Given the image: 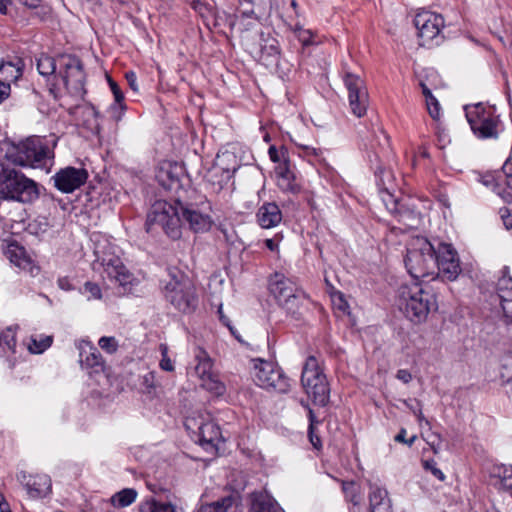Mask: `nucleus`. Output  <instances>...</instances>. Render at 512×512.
<instances>
[{
  "label": "nucleus",
  "instance_id": "obj_51",
  "mask_svg": "<svg viewBox=\"0 0 512 512\" xmlns=\"http://www.w3.org/2000/svg\"><path fill=\"white\" fill-rule=\"evenodd\" d=\"M109 85H110L111 91L114 95L115 104L119 105L120 109H123L124 108V105H123L124 95H123L122 91L120 90L117 83L112 81L111 79H109Z\"/></svg>",
  "mask_w": 512,
  "mask_h": 512
},
{
  "label": "nucleus",
  "instance_id": "obj_30",
  "mask_svg": "<svg viewBox=\"0 0 512 512\" xmlns=\"http://www.w3.org/2000/svg\"><path fill=\"white\" fill-rule=\"evenodd\" d=\"M23 62L18 59L15 62H4L0 65V81L11 84L16 82L23 73Z\"/></svg>",
  "mask_w": 512,
  "mask_h": 512
},
{
  "label": "nucleus",
  "instance_id": "obj_46",
  "mask_svg": "<svg viewBox=\"0 0 512 512\" xmlns=\"http://www.w3.org/2000/svg\"><path fill=\"white\" fill-rule=\"evenodd\" d=\"M423 468L430 472L436 479L444 481L446 476L444 472L437 466L434 460H424L422 462Z\"/></svg>",
  "mask_w": 512,
  "mask_h": 512
},
{
  "label": "nucleus",
  "instance_id": "obj_3",
  "mask_svg": "<svg viewBox=\"0 0 512 512\" xmlns=\"http://www.w3.org/2000/svg\"><path fill=\"white\" fill-rule=\"evenodd\" d=\"M5 157L17 166L47 168L52 165L54 154L45 139L31 136L18 143L7 144Z\"/></svg>",
  "mask_w": 512,
  "mask_h": 512
},
{
  "label": "nucleus",
  "instance_id": "obj_62",
  "mask_svg": "<svg viewBox=\"0 0 512 512\" xmlns=\"http://www.w3.org/2000/svg\"><path fill=\"white\" fill-rule=\"evenodd\" d=\"M395 441L405 443L406 442V430L401 429L400 432L395 436Z\"/></svg>",
  "mask_w": 512,
  "mask_h": 512
},
{
  "label": "nucleus",
  "instance_id": "obj_16",
  "mask_svg": "<svg viewBox=\"0 0 512 512\" xmlns=\"http://www.w3.org/2000/svg\"><path fill=\"white\" fill-rule=\"evenodd\" d=\"M88 172L84 168L67 166L54 176L55 187L63 193H71L80 188L87 180Z\"/></svg>",
  "mask_w": 512,
  "mask_h": 512
},
{
  "label": "nucleus",
  "instance_id": "obj_13",
  "mask_svg": "<svg viewBox=\"0 0 512 512\" xmlns=\"http://www.w3.org/2000/svg\"><path fill=\"white\" fill-rule=\"evenodd\" d=\"M94 254L96 256L94 269H98L96 265L101 266L107 277L119 285L125 286L131 283L133 276L118 256L106 251V247L100 245L95 247Z\"/></svg>",
  "mask_w": 512,
  "mask_h": 512
},
{
  "label": "nucleus",
  "instance_id": "obj_32",
  "mask_svg": "<svg viewBox=\"0 0 512 512\" xmlns=\"http://www.w3.org/2000/svg\"><path fill=\"white\" fill-rule=\"evenodd\" d=\"M275 174L277 178V185L279 186V188L285 191L294 190V175L293 172L290 170L287 162L280 163L275 168Z\"/></svg>",
  "mask_w": 512,
  "mask_h": 512
},
{
  "label": "nucleus",
  "instance_id": "obj_64",
  "mask_svg": "<svg viewBox=\"0 0 512 512\" xmlns=\"http://www.w3.org/2000/svg\"><path fill=\"white\" fill-rule=\"evenodd\" d=\"M193 3H194L195 10H201V7L203 6V2H193Z\"/></svg>",
  "mask_w": 512,
  "mask_h": 512
},
{
  "label": "nucleus",
  "instance_id": "obj_8",
  "mask_svg": "<svg viewBox=\"0 0 512 512\" xmlns=\"http://www.w3.org/2000/svg\"><path fill=\"white\" fill-rule=\"evenodd\" d=\"M38 197L36 183L14 170L8 171L0 182V198L18 202H31Z\"/></svg>",
  "mask_w": 512,
  "mask_h": 512
},
{
  "label": "nucleus",
  "instance_id": "obj_4",
  "mask_svg": "<svg viewBox=\"0 0 512 512\" xmlns=\"http://www.w3.org/2000/svg\"><path fill=\"white\" fill-rule=\"evenodd\" d=\"M397 303L400 310L414 323L424 321L434 306L432 296L416 282L400 286Z\"/></svg>",
  "mask_w": 512,
  "mask_h": 512
},
{
  "label": "nucleus",
  "instance_id": "obj_47",
  "mask_svg": "<svg viewBox=\"0 0 512 512\" xmlns=\"http://www.w3.org/2000/svg\"><path fill=\"white\" fill-rule=\"evenodd\" d=\"M160 352H161V355H162V359L159 363L160 365V368L164 371H168V372H172L174 371V364L172 362V360L169 358L168 356V347L166 344H161L160 347Z\"/></svg>",
  "mask_w": 512,
  "mask_h": 512
},
{
  "label": "nucleus",
  "instance_id": "obj_50",
  "mask_svg": "<svg viewBox=\"0 0 512 512\" xmlns=\"http://www.w3.org/2000/svg\"><path fill=\"white\" fill-rule=\"evenodd\" d=\"M506 185L512 189V160L507 159L501 169Z\"/></svg>",
  "mask_w": 512,
  "mask_h": 512
},
{
  "label": "nucleus",
  "instance_id": "obj_61",
  "mask_svg": "<svg viewBox=\"0 0 512 512\" xmlns=\"http://www.w3.org/2000/svg\"><path fill=\"white\" fill-rule=\"evenodd\" d=\"M58 285L59 287L62 289V290H71L72 289V285L70 283V281L67 279V278H61L58 280Z\"/></svg>",
  "mask_w": 512,
  "mask_h": 512
},
{
  "label": "nucleus",
  "instance_id": "obj_63",
  "mask_svg": "<svg viewBox=\"0 0 512 512\" xmlns=\"http://www.w3.org/2000/svg\"><path fill=\"white\" fill-rule=\"evenodd\" d=\"M415 439H416V436L414 435L410 439H408V440L406 439L405 444H407L408 446H412V444L414 443Z\"/></svg>",
  "mask_w": 512,
  "mask_h": 512
},
{
  "label": "nucleus",
  "instance_id": "obj_55",
  "mask_svg": "<svg viewBox=\"0 0 512 512\" xmlns=\"http://www.w3.org/2000/svg\"><path fill=\"white\" fill-rule=\"evenodd\" d=\"M499 213H500V217L503 221L505 228L511 229L512 228V215H511L509 209L501 208Z\"/></svg>",
  "mask_w": 512,
  "mask_h": 512
},
{
  "label": "nucleus",
  "instance_id": "obj_37",
  "mask_svg": "<svg viewBox=\"0 0 512 512\" xmlns=\"http://www.w3.org/2000/svg\"><path fill=\"white\" fill-rule=\"evenodd\" d=\"M36 64L39 74L44 77L52 76L55 73V60L47 54H40L39 57L36 59Z\"/></svg>",
  "mask_w": 512,
  "mask_h": 512
},
{
  "label": "nucleus",
  "instance_id": "obj_2",
  "mask_svg": "<svg viewBox=\"0 0 512 512\" xmlns=\"http://www.w3.org/2000/svg\"><path fill=\"white\" fill-rule=\"evenodd\" d=\"M448 245L435 244L421 236L410 239L407 244V252L404 259L409 274L415 279H423L429 276L439 277L448 273Z\"/></svg>",
  "mask_w": 512,
  "mask_h": 512
},
{
  "label": "nucleus",
  "instance_id": "obj_48",
  "mask_svg": "<svg viewBox=\"0 0 512 512\" xmlns=\"http://www.w3.org/2000/svg\"><path fill=\"white\" fill-rule=\"evenodd\" d=\"M98 345L102 350L106 351L109 354L116 352L118 348L117 340L114 337H101L98 341Z\"/></svg>",
  "mask_w": 512,
  "mask_h": 512
},
{
  "label": "nucleus",
  "instance_id": "obj_6",
  "mask_svg": "<svg viewBox=\"0 0 512 512\" xmlns=\"http://www.w3.org/2000/svg\"><path fill=\"white\" fill-rule=\"evenodd\" d=\"M302 386L313 402L324 406L330 395V389L325 374L314 356L307 358L301 376Z\"/></svg>",
  "mask_w": 512,
  "mask_h": 512
},
{
  "label": "nucleus",
  "instance_id": "obj_58",
  "mask_svg": "<svg viewBox=\"0 0 512 512\" xmlns=\"http://www.w3.org/2000/svg\"><path fill=\"white\" fill-rule=\"evenodd\" d=\"M158 512H180L176 506L169 502L158 501Z\"/></svg>",
  "mask_w": 512,
  "mask_h": 512
},
{
  "label": "nucleus",
  "instance_id": "obj_28",
  "mask_svg": "<svg viewBox=\"0 0 512 512\" xmlns=\"http://www.w3.org/2000/svg\"><path fill=\"white\" fill-rule=\"evenodd\" d=\"M249 512H281V509L270 495L256 492L251 495Z\"/></svg>",
  "mask_w": 512,
  "mask_h": 512
},
{
  "label": "nucleus",
  "instance_id": "obj_36",
  "mask_svg": "<svg viewBox=\"0 0 512 512\" xmlns=\"http://www.w3.org/2000/svg\"><path fill=\"white\" fill-rule=\"evenodd\" d=\"M497 477L496 485L512 497V466L499 467Z\"/></svg>",
  "mask_w": 512,
  "mask_h": 512
},
{
  "label": "nucleus",
  "instance_id": "obj_24",
  "mask_svg": "<svg viewBox=\"0 0 512 512\" xmlns=\"http://www.w3.org/2000/svg\"><path fill=\"white\" fill-rule=\"evenodd\" d=\"M257 223L264 229L278 226L282 221V212L276 203H264L256 213Z\"/></svg>",
  "mask_w": 512,
  "mask_h": 512
},
{
  "label": "nucleus",
  "instance_id": "obj_60",
  "mask_svg": "<svg viewBox=\"0 0 512 512\" xmlns=\"http://www.w3.org/2000/svg\"><path fill=\"white\" fill-rule=\"evenodd\" d=\"M265 245L266 247L270 250V251H278V247H279V240H276V239H266L265 240Z\"/></svg>",
  "mask_w": 512,
  "mask_h": 512
},
{
  "label": "nucleus",
  "instance_id": "obj_11",
  "mask_svg": "<svg viewBox=\"0 0 512 512\" xmlns=\"http://www.w3.org/2000/svg\"><path fill=\"white\" fill-rule=\"evenodd\" d=\"M413 23L418 31L420 44L423 46H431L439 44L443 39L441 31L445 26L444 18L431 11H417L413 18Z\"/></svg>",
  "mask_w": 512,
  "mask_h": 512
},
{
  "label": "nucleus",
  "instance_id": "obj_41",
  "mask_svg": "<svg viewBox=\"0 0 512 512\" xmlns=\"http://www.w3.org/2000/svg\"><path fill=\"white\" fill-rule=\"evenodd\" d=\"M465 269H467V264L462 267L458 252L450 246V281L457 279Z\"/></svg>",
  "mask_w": 512,
  "mask_h": 512
},
{
  "label": "nucleus",
  "instance_id": "obj_12",
  "mask_svg": "<svg viewBox=\"0 0 512 512\" xmlns=\"http://www.w3.org/2000/svg\"><path fill=\"white\" fill-rule=\"evenodd\" d=\"M185 427L188 431L197 436L202 446H215L221 437L219 427L206 412L197 411L189 415L185 420Z\"/></svg>",
  "mask_w": 512,
  "mask_h": 512
},
{
  "label": "nucleus",
  "instance_id": "obj_34",
  "mask_svg": "<svg viewBox=\"0 0 512 512\" xmlns=\"http://www.w3.org/2000/svg\"><path fill=\"white\" fill-rule=\"evenodd\" d=\"M137 497L136 490L132 488H126L123 489L117 493H115L111 499L110 502L114 507H127L131 505Z\"/></svg>",
  "mask_w": 512,
  "mask_h": 512
},
{
  "label": "nucleus",
  "instance_id": "obj_23",
  "mask_svg": "<svg viewBox=\"0 0 512 512\" xmlns=\"http://www.w3.org/2000/svg\"><path fill=\"white\" fill-rule=\"evenodd\" d=\"M507 273L508 268L505 267L497 282V295L506 319L512 323V277Z\"/></svg>",
  "mask_w": 512,
  "mask_h": 512
},
{
  "label": "nucleus",
  "instance_id": "obj_25",
  "mask_svg": "<svg viewBox=\"0 0 512 512\" xmlns=\"http://www.w3.org/2000/svg\"><path fill=\"white\" fill-rule=\"evenodd\" d=\"M16 354V332L12 327H8L0 333V356L14 365L17 360Z\"/></svg>",
  "mask_w": 512,
  "mask_h": 512
},
{
  "label": "nucleus",
  "instance_id": "obj_44",
  "mask_svg": "<svg viewBox=\"0 0 512 512\" xmlns=\"http://www.w3.org/2000/svg\"><path fill=\"white\" fill-rule=\"evenodd\" d=\"M81 293L87 295L88 300H99L102 298L99 285L92 282H86L81 290Z\"/></svg>",
  "mask_w": 512,
  "mask_h": 512
},
{
  "label": "nucleus",
  "instance_id": "obj_42",
  "mask_svg": "<svg viewBox=\"0 0 512 512\" xmlns=\"http://www.w3.org/2000/svg\"><path fill=\"white\" fill-rule=\"evenodd\" d=\"M331 301L332 305L335 311L342 315H348L349 312V304L347 300L345 299V296L343 293L336 291L333 292L331 295Z\"/></svg>",
  "mask_w": 512,
  "mask_h": 512
},
{
  "label": "nucleus",
  "instance_id": "obj_18",
  "mask_svg": "<svg viewBox=\"0 0 512 512\" xmlns=\"http://www.w3.org/2000/svg\"><path fill=\"white\" fill-rule=\"evenodd\" d=\"M77 348L79 350V363L83 369L87 370L89 374H99L104 371L101 354L91 342L80 340L77 342Z\"/></svg>",
  "mask_w": 512,
  "mask_h": 512
},
{
  "label": "nucleus",
  "instance_id": "obj_57",
  "mask_svg": "<svg viewBox=\"0 0 512 512\" xmlns=\"http://www.w3.org/2000/svg\"><path fill=\"white\" fill-rule=\"evenodd\" d=\"M11 93V88L7 82L0 81V103L6 100Z\"/></svg>",
  "mask_w": 512,
  "mask_h": 512
},
{
  "label": "nucleus",
  "instance_id": "obj_5",
  "mask_svg": "<svg viewBox=\"0 0 512 512\" xmlns=\"http://www.w3.org/2000/svg\"><path fill=\"white\" fill-rule=\"evenodd\" d=\"M163 293L165 299L180 312L189 313L197 306L193 283L178 271L169 273V279L163 285Z\"/></svg>",
  "mask_w": 512,
  "mask_h": 512
},
{
  "label": "nucleus",
  "instance_id": "obj_39",
  "mask_svg": "<svg viewBox=\"0 0 512 512\" xmlns=\"http://www.w3.org/2000/svg\"><path fill=\"white\" fill-rule=\"evenodd\" d=\"M342 489L345 494L347 500L352 502L354 505H359L362 500L361 489L360 486L357 485L354 481L342 482Z\"/></svg>",
  "mask_w": 512,
  "mask_h": 512
},
{
  "label": "nucleus",
  "instance_id": "obj_9",
  "mask_svg": "<svg viewBox=\"0 0 512 512\" xmlns=\"http://www.w3.org/2000/svg\"><path fill=\"white\" fill-rule=\"evenodd\" d=\"M269 289L278 305L287 314L295 316L300 308L304 293L294 282L282 274L276 273L271 279Z\"/></svg>",
  "mask_w": 512,
  "mask_h": 512
},
{
  "label": "nucleus",
  "instance_id": "obj_35",
  "mask_svg": "<svg viewBox=\"0 0 512 512\" xmlns=\"http://www.w3.org/2000/svg\"><path fill=\"white\" fill-rule=\"evenodd\" d=\"M198 512H235L234 501L231 497H225L219 501L202 505Z\"/></svg>",
  "mask_w": 512,
  "mask_h": 512
},
{
  "label": "nucleus",
  "instance_id": "obj_38",
  "mask_svg": "<svg viewBox=\"0 0 512 512\" xmlns=\"http://www.w3.org/2000/svg\"><path fill=\"white\" fill-rule=\"evenodd\" d=\"M201 386L216 396H222L226 392V387L224 383L220 381L217 374H213L203 380Z\"/></svg>",
  "mask_w": 512,
  "mask_h": 512
},
{
  "label": "nucleus",
  "instance_id": "obj_27",
  "mask_svg": "<svg viewBox=\"0 0 512 512\" xmlns=\"http://www.w3.org/2000/svg\"><path fill=\"white\" fill-rule=\"evenodd\" d=\"M369 505L370 512H391L387 491L378 485L370 484Z\"/></svg>",
  "mask_w": 512,
  "mask_h": 512
},
{
  "label": "nucleus",
  "instance_id": "obj_14",
  "mask_svg": "<svg viewBox=\"0 0 512 512\" xmlns=\"http://www.w3.org/2000/svg\"><path fill=\"white\" fill-rule=\"evenodd\" d=\"M60 74L62 75L67 90L76 97H82L85 82V73L81 61L72 55L60 57Z\"/></svg>",
  "mask_w": 512,
  "mask_h": 512
},
{
  "label": "nucleus",
  "instance_id": "obj_7",
  "mask_svg": "<svg viewBox=\"0 0 512 512\" xmlns=\"http://www.w3.org/2000/svg\"><path fill=\"white\" fill-rule=\"evenodd\" d=\"M465 112L467 121L478 138L498 137L499 118L493 107L477 103L465 106Z\"/></svg>",
  "mask_w": 512,
  "mask_h": 512
},
{
  "label": "nucleus",
  "instance_id": "obj_59",
  "mask_svg": "<svg viewBox=\"0 0 512 512\" xmlns=\"http://www.w3.org/2000/svg\"><path fill=\"white\" fill-rule=\"evenodd\" d=\"M396 378L403 383H409L412 379V375L408 370L400 369L397 371Z\"/></svg>",
  "mask_w": 512,
  "mask_h": 512
},
{
  "label": "nucleus",
  "instance_id": "obj_15",
  "mask_svg": "<svg viewBox=\"0 0 512 512\" xmlns=\"http://www.w3.org/2000/svg\"><path fill=\"white\" fill-rule=\"evenodd\" d=\"M344 82L351 112L357 117L364 116L368 107V91L364 81L358 75L347 73Z\"/></svg>",
  "mask_w": 512,
  "mask_h": 512
},
{
  "label": "nucleus",
  "instance_id": "obj_49",
  "mask_svg": "<svg viewBox=\"0 0 512 512\" xmlns=\"http://www.w3.org/2000/svg\"><path fill=\"white\" fill-rule=\"evenodd\" d=\"M268 154L270 159L273 162L278 163V165L280 163L286 162V151L283 148L278 150L275 146H270Z\"/></svg>",
  "mask_w": 512,
  "mask_h": 512
},
{
  "label": "nucleus",
  "instance_id": "obj_40",
  "mask_svg": "<svg viewBox=\"0 0 512 512\" xmlns=\"http://www.w3.org/2000/svg\"><path fill=\"white\" fill-rule=\"evenodd\" d=\"M142 389L143 392L150 398H154L158 395V383L156 380L155 372H148L142 377Z\"/></svg>",
  "mask_w": 512,
  "mask_h": 512
},
{
  "label": "nucleus",
  "instance_id": "obj_22",
  "mask_svg": "<svg viewBox=\"0 0 512 512\" xmlns=\"http://www.w3.org/2000/svg\"><path fill=\"white\" fill-rule=\"evenodd\" d=\"M250 53L253 55L254 58H256L264 65H273L277 61L279 56L278 41L274 37H265L263 34H261L259 48H252L250 50Z\"/></svg>",
  "mask_w": 512,
  "mask_h": 512
},
{
  "label": "nucleus",
  "instance_id": "obj_21",
  "mask_svg": "<svg viewBox=\"0 0 512 512\" xmlns=\"http://www.w3.org/2000/svg\"><path fill=\"white\" fill-rule=\"evenodd\" d=\"M5 255L13 265L26 271L30 275L36 276L39 273V267L27 254L24 247L16 243L9 244L6 248Z\"/></svg>",
  "mask_w": 512,
  "mask_h": 512
},
{
  "label": "nucleus",
  "instance_id": "obj_33",
  "mask_svg": "<svg viewBox=\"0 0 512 512\" xmlns=\"http://www.w3.org/2000/svg\"><path fill=\"white\" fill-rule=\"evenodd\" d=\"M53 343L52 335L34 334L27 342V349L32 354H41L46 351Z\"/></svg>",
  "mask_w": 512,
  "mask_h": 512
},
{
  "label": "nucleus",
  "instance_id": "obj_45",
  "mask_svg": "<svg viewBox=\"0 0 512 512\" xmlns=\"http://www.w3.org/2000/svg\"><path fill=\"white\" fill-rule=\"evenodd\" d=\"M293 31L303 45H310L313 43V32L311 30L304 29L299 24H296Z\"/></svg>",
  "mask_w": 512,
  "mask_h": 512
},
{
  "label": "nucleus",
  "instance_id": "obj_53",
  "mask_svg": "<svg viewBox=\"0 0 512 512\" xmlns=\"http://www.w3.org/2000/svg\"><path fill=\"white\" fill-rule=\"evenodd\" d=\"M139 512H158V501L148 499L140 503Z\"/></svg>",
  "mask_w": 512,
  "mask_h": 512
},
{
  "label": "nucleus",
  "instance_id": "obj_17",
  "mask_svg": "<svg viewBox=\"0 0 512 512\" xmlns=\"http://www.w3.org/2000/svg\"><path fill=\"white\" fill-rule=\"evenodd\" d=\"M422 93L425 97L426 109L429 116L435 122V129L437 130L438 146L440 149H445L447 145L446 135L444 129L440 128L441 119L443 116V109L438 99L432 94L430 88L423 81H420Z\"/></svg>",
  "mask_w": 512,
  "mask_h": 512
},
{
  "label": "nucleus",
  "instance_id": "obj_19",
  "mask_svg": "<svg viewBox=\"0 0 512 512\" xmlns=\"http://www.w3.org/2000/svg\"><path fill=\"white\" fill-rule=\"evenodd\" d=\"M18 481L24 485L28 495L31 498H43L51 491V479L48 475H27L25 472H20L17 475Z\"/></svg>",
  "mask_w": 512,
  "mask_h": 512
},
{
  "label": "nucleus",
  "instance_id": "obj_26",
  "mask_svg": "<svg viewBox=\"0 0 512 512\" xmlns=\"http://www.w3.org/2000/svg\"><path fill=\"white\" fill-rule=\"evenodd\" d=\"M393 207H388L392 213L398 216V222L403 225L405 229H415L421 224V216L414 210L403 209V206L395 200Z\"/></svg>",
  "mask_w": 512,
  "mask_h": 512
},
{
  "label": "nucleus",
  "instance_id": "obj_56",
  "mask_svg": "<svg viewBox=\"0 0 512 512\" xmlns=\"http://www.w3.org/2000/svg\"><path fill=\"white\" fill-rule=\"evenodd\" d=\"M126 80L133 91H138L137 77L133 71H128L125 74Z\"/></svg>",
  "mask_w": 512,
  "mask_h": 512
},
{
  "label": "nucleus",
  "instance_id": "obj_29",
  "mask_svg": "<svg viewBox=\"0 0 512 512\" xmlns=\"http://www.w3.org/2000/svg\"><path fill=\"white\" fill-rule=\"evenodd\" d=\"M376 176L379 180V186L383 191V201L388 206L389 202L394 203L397 198L394 196V174L390 170L379 168L376 171Z\"/></svg>",
  "mask_w": 512,
  "mask_h": 512
},
{
  "label": "nucleus",
  "instance_id": "obj_43",
  "mask_svg": "<svg viewBox=\"0 0 512 512\" xmlns=\"http://www.w3.org/2000/svg\"><path fill=\"white\" fill-rule=\"evenodd\" d=\"M16 2H0V13L4 15H10L13 18L19 17V10H25L27 7V2H18L20 7H16L14 4Z\"/></svg>",
  "mask_w": 512,
  "mask_h": 512
},
{
  "label": "nucleus",
  "instance_id": "obj_54",
  "mask_svg": "<svg viewBox=\"0 0 512 512\" xmlns=\"http://www.w3.org/2000/svg\"><path fill=\"white\" fill-rule=\"evenodd\" d=\"M309 418H310V427H309V437L310 442L315 448H319L321 446V441L318 436H315L313 433V424H314V415L312 410H309Z\"/></svg>",
  "mask_w": 512,
  "mask_h": 512
},
{
  "label": "nucleus",
  "instance_id": "obj_52",
  "mask_svg": "<svg viewBox=\"0 0 512 512\" xmlns=\"http://www.w3.org/2000/svg\"><path fill=\"white\" fill-rule=\"evenodd\" d=\"M295 144L301 150L300 155H302L304 157H310V156L319 157L321 155L320 149H317V148L309 146V145H304V144L298 143L296 141H295Z\"/></svg>",
  "mask_w": 512,
  "mask_h": 512
},
{
  "label": "nucleus",
  "instance_id": "obj_31",
  "mask_svg": "<svg viewBox=\"0 0 512 512\" xmlns=\"http://www.w3.org/2000/svg\"><path fill=\"white\" fill-rule=\"evenodd\" d=\"M196 365L194 367V371L196 376L202 382L206 378L215 374L212 371L213 363L209 355L202 349H199L195 354Z\"/></svg>",
  "mask_w": 512,
  "mask_h": 512
},
{
  "label": "nucleus",
  "instance_id": "obj_20",
  "mask_svg": "<svg viewBox=\"0 0 512 512\" xmlns=\"http://www.w3.org/2000/svg\"><path fill=\"white\" fill-rule=\"evenodd\" d=\"M183 168L176 162L163 161L156 170V180L166 190H173L179 186L180 175Z\"/></svg>",
  "mask_w": 512,
  "mask_h": 512
},
{
  "label": "nucleus",
  "instance_id": "obj_10",
  "mask_svg": "<svg viewBox=\"0 0 512 512\" xmlns=\"http://www.w3.org/2000/svg\"><path fill=\"white\" fill-rule=\"evenodd\" d=\"M253 379L258 386L279 393H286L290 388L289 379L282 370L274 363L262 359L253 360Z\"/></svg>",
  "mask_w": 512,
  "mask_h": 512
},
{
  "label": "nucleus",
  "instance_id": "obj_1",
  "mask_svg": "<svg viewBox=\"0 0 512 512\" xmlns=\"http://www.w3.org/2000/svg\"><path fill=\"white\" fill-rule=\"evenodd\" d=\"M147 225H159L171 239H179L184 228L194 233H204L211 229L213 220L210 215V205L171 204L157 201L151 208Z\"/></svg>",
  "mask_w": 512,
  "mask_h": 512
}]
</instances>
